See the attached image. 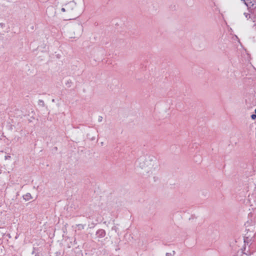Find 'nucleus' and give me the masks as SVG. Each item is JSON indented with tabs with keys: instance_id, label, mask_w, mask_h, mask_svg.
<instances>
[{
	"instance_id": "8",
	"label": "nucleus",
	"mask_w": 256,
	"mask_h": 256,
	"mask_svg": "<svg viewBox=\"0 0 256 256\" xmlns=\"http://www.w3.org/2000/svg\"><path fill=\"white\" fill-rule=\"evenodd\" d=\"M255 112L256 113V109L255 110Z\"/></svg>"
},
{
	"instance_id": "3",
	"label": "nucleus",
	"mask_w": 256,
	"mask_h": 256,
	"mask_svg": "<svg viewBox=\"0 0 256 256\" xmlns=\"http://www.w3.org/2000/svg\"><path fill=\"white\" fill-rule=\"evenodd\" d=\"M76 32H74V34L72 33H70V38H76L78 37L81 34L82 31V26L80 24H78L76 26Z\"/></svg>"
},
{
	"instance_id": "5",
	"label": "nucleus",
	"mask_w": 256,
	"mask_h": 256,
	"mask_svg": "<svg viewBox=\"0 0 256 256\" xmlns=\"http://www.w3.org/2000/svg\"><path fill=\"white\" fill-rule=\"evenodd\" d=\"M175 254V252L174 251H171L170 252H166V256H174Z\"/></svg>"
},
{
	"instance_id": "6",
	"label": "nucleus",
	"mask_w": 256,
	"mask_h": 256,
	"mask_svg": "<svg viewBox=\"0 0 256 256\" xmlns=\"http://www.w3.org/2000/svg\"><path fill=\"white\" fill-rule=\"evenodd\" d=\"M98 232L100 234V235L104 236V232L103 230H100Z\"/></svg>"
},
{
	"instance_id": "2",
	"label": "nucleus",
	"mask_w": 256,
	"mask_h": 256,
	"mask_svg": "<svg viewBox=\"0 0 256 256\" xmlns=\"http://www.w3.org/2000/svg\"><path fill=\"white\" fill-rule=\"evenodd\" d=\"M60 14L64 20H70L75 18L78 16L76 10V4L74 2H70L65 4L60 9Z\"/></svg>"
},
{
	"instance_id": "7",
	"label": "nucleus",
	"mask_w": 256,
	"mask_h": 256,
	"mask_svg": "<svg viewBox=\"0 0 256 256\" xmlns=\"http://www.w3.org/2000/svg\"><path fill=\"white\" fill-rule=\"evenodd\" d=\"M251 118L252 120H254L256 118V114H253L251 116Z\"/></svg>"
},
{
	"instance_id": "1",
	"label": "nucleus",
	"mask_w": 256,
	"mask_h": 256,
	"mask_svg": "<svg viewBox=\"0 0 256 256\" xmlns=\"http://www.w3.org/2000/svg\"><path fill=\"white\" fill-rule=\"evenodd\" d=\"M137 167L140 170V174L145 178L154 176L158 173L156 158L152 156H146L137 161Z\"/></svg>"
},
{
	"instance_id": "4",
	"label": "nucleus",
	"mask_w": 256,
	"mask_h": 256,
	"mask_svg": "<svg viewBox=\"0 0 256 256\" xmlns=\"http://www.w3.org/2000/svg\"><path fill=\"white\" fill-rule=\"evenodd\" d=\"M24 198L26 200H30L32 199V197L31 194L30 193H27L24 196Z\"/></svg>"
}]
</instances>
